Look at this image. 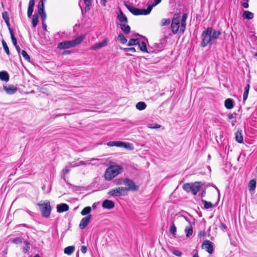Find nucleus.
<instances>
[{"mask_svg":"<svg viewBox=\"0 0 257 257\" xmlns=\"http://www.w3.org/2000/svg\"><path fill=\"white\" fill-rule=\"evenodd\" d=\"M23 243L24 246L23 247V252L24 253H27L29 252L30 248V243L28 240H25Z\"/></svg>","mask_w":257,"mask_h":257,"instance_id":"28","label":"nucleus"},{"mask_svg":"<svg viewBox=\"0 0 257 257\" xmlns=\"http://www.w3.org/2000/svg\"><path fill=\"white\" fill-rule=\"evenodd\" d=\"M109 168L112 170L114 173V175L116 176L121 173L122 169V168L121 166L118 165L111 166Z\"/></svg>","mask_w":257,"mask_h":257,"instance_id":"20","label":"nucleus"},{"mask_svg":"<svg viewBox=\"0 0 257 257\" xmlns=\"http://www.w3.org/2000/svg\"><path fill=\"white\" fill-rule=\"evenodd\" d=\"M148 126L151 128H159L161 127V125L157 123L148 124Z\"/></svg>","mask_w":257,"mask_h":257,"instance_id":"51","label":"nucleus"},{"mask_svg":"<svg viewBox=\"0 0 257 257\" xmlns=\"http://www.w3.org/2000/svg\"><path fill=\"white\" fill-rule=\"evenodd\" d=\"M10 76L9 73L5 71L0 72V79L2 81L8 82L9 80Z\"/></svg>","mask_w":257,"mask_h":257,"instance_id":"22","label":"nucleus"},{"mask_svg":"<svg viewBox=\"0 0 257 257\" xmlns=\"http://www.w3.org/2000/svg\"><path fill=\"white\" fill-rule=\"evenodd\" d=\"M249 0H246V2L242 3V6L244 8L247 9L249 7L248 5Z\"/></svg>","mask_w":257,"mask_h":257,"instance_id":"62","label":"nucleus"},{"mask_svg":"<svg viewBox=\"0 0 257 257\" xmlns=\"http://www.w3.org/2000/svg\"><path fill=\"white\" fill-rule=\"evenodd\" d=\"M11 38L12 39V43L14 46H17V40L16 38L15 37L14 34H11Z\"/></svg>","mask_w":257,"mask_h":257,"instance_id":"50","label":"nucleus"},{"mask_svg":"<svg viewBox=\"0 0 257 257\" xmlns=\"http://www.w3.org/2000/svg\"><path fill=\"white\" fill-rule=\"evenodd\" d=\"M127 189L124 187H119L111 189L107 194L114 197L124 196L126 194Z\"/></svg>","mask_w":257,"mask_h":257,"instance_id":"5","label":"nucleus"},{"mask_svg":"<svg viewBox=\"0 0 257 257\" xmlns=\"http://www.w3.org/2000/svg\"><path fill=\"white\" fill-rule=\"evenodd\" d=\"M8 28L9 31L10 32V35L12 34H14L13 29L11 28L10 23V19L4 21Z\"/></svg>","mask_w":257,"mask_h":257,"instance_id":"47","label":"nucleus"},{"mask_svg":"<svg viewBox=\"0 0 257 257\" xmlns=\"http://www.w3.org/2000/svg\"><path fill=\"white\" fill-rule=\"evenodd\" d=\"M38 206L39 207V210L41 213L42 216L46 218H49L52 210L50 201L46 200L43 202H39L38 203Z\"/></svg>","mask_w":257,"mask_h":257,"instance_id":"3","label":"nucleus"},{"mask_svg":"<svg viewBox=\"0 0 257 257\" xmlns=\"http://www.w3.org/2000/svg\"><path fill=\"white\" fill-rule=\"evenodd\" d=\"M201 248L205 249L209 254L213 253L214 251L213 243L207 239H205L203 241Z\"/></svg>","mask_w":257,"mask_h":257,"instance_id":"6","label":"nucleus"},{"mask_svg":"<svg viewBox=\"0 0 257 257\" xmlns=\"http://www.w3.org/2000/svg\"><path fill=\"white\" fill-rule=\"evenodd\" d=\"M185 232L187 237H189L193 233V228L191 226H187L185 229Z\"/></svg>","mask_w":257,"mask_h":257,"instance_id":"37","label":"nucleus"},{"mask_svg":"<svg viewBox=\"0 0 257 257\" xmlns=\"http://www.w3.org/2000/svg\"><path fill=\"white\" fill-rule=\"evenodd\" d=\"M256 185V179H251L248 183V189L250 192L253 191L255 189Z\"/></svg>","mask_w":257,"mask_h":257,"instance_id":"25","label":"nucleus"},{"mask_svg":"<svg viewBox=\"0 0 257 257\" xmlns=\"http://www.w3.org/2000/svg\"><path fill=\"white\" fill-rule=\"evenodd\" d=\"M85 4V7L84 8L85 12H87L89 11L90 9V7L91 6V4Z\"/></svg>","mask_w":257,"mask_h":257,"instance_id":"59","label":"nucleus"},{"mask_svg":"<svg viewBox=\"0 0 257 257\" xmlns=\"http://www.w3.org/2000/svg\"><path fill=\"white\" fill-rule=\"evenodd\" d=\"M120 28L121 30L125 34H128L131 32V27L125 24H120Z\"/></svg>","mask_w":257,"mask_h":257,"instance_id":"26","label":"nucleus"},{"mask_svg":"<svg viewBox=\"0 0 257 257\" xmlns=\"http://www.w3.org/2000/svg\"><path fill=\"white\" fill-rule=\"evenodd\" d=\"M70 171V169L67 167H65V168L62 170V173L63 175L61 176V178L63 179L66 182V180L65 179V175L68 174Z\"/></svg>","mask_w":257,"mask_h":257,"instance_id":"42","label":"nucleus"},{"mask_svg":"<svg viewBox=\"0 0 257 257\" xmlns=\"http://www.w3.org/2000/svg\"><path fill=\"white\" fill-rule=\"evenodd\" d=\"M116 141H110L107 143V145L109 147L116 146Z\"/></svg>","mask_w":257,"mask_h":257,"instance_id":"63","label":"nucleus"},{"mask_svg":"<svg viewBox=\"0 0 257 257\" xmlns=\"http://www.w3.org/2000/svg\"><path fill=\"white\" fill-rule=\"evenodd\" d=\"M187 14H183V15H182L181 20L180 21L181 25H180V31H179V33L180 34H183L185 30L186 25V21L187 20Z\"/></svg>","mask_w":257,"mask_h":257,"instance_id":"13","label":"nucleus"},{"mask_svg":"<svg viewBox=\"0 0 257 257\" xmlns=\"http://www.w3.org/2000/svg\"><path fill=\"white\" fill-rule=\"evenodd\" d=\"M162 0H154L153 3H152V5H150L151 6H152V8L157 6V5H158L159 4H160L161 3Z\"/></svg>","mask_w":257,"mask_h":257,"instance_id":"60","label":"nucleus"},{"mask_svg":"<svg viewBox=\"0 0 257 257\" xmlns=\"http://www.w3.org/2000/svg\"><path fill=\"white\" fill-rule=\"evenodd\" d=\"M69 209V205L66 203H61L57 205V211L59 213L67 211Z\"/></svg>","mask_w":257,"mask_h":257,"instance_id":"16","label":"nucleus"},{"mask_svg":"<svg viewBox=\"0 0 257 257\" xmlns=\"http://www.w3.org/2000/svg\"><path fill=\"white\" fill-rule=\"evenodd\" d=\"M117 40L122 44H124L127 42V39L121 33H120L118 34Z\"/></svg>","mask_w":257,"mask_h":257,"instance_id":"32","label":"nucleus"},{"mask_svg":"<svg viewBox=\"0 0 257 257\" xmlns=\"http://www.w3.org/2000/svg\"><path fill=\"white\" fill-rule=\"evenodd\" d=\"M121 49L123 50L124 52L131 51L133 52H136V49L134 47L131 48H121Z\"/></svg>","mask_w":257,"mask_h":257,"instance_id":"52","label":"nucleus"},{"mask_svg":"<svg viewBox=\"0 0 257 257\" xmlns=\"http://www.w3.org/2000/svg\"><path fill=\"white\" fill-rule=\"evenodd\" d=\"M138 45L139 47L140 50L143 52H146L148 53L153 52V51L152 50V48H149V49H147V45L145 42H141L140 41Z\"/></svg>","mask_w":257,"mask_h":257,"instance_id":"12","label":"nucleus"},{"mask_svg":"<svg viewBox=\"0 0 257 257\" xmlns=\"http://www.w3.org/2000/svg\"><path fill=\"white\" fill-rule=\"evenodd\" d=\"M165 46V44L162 42L156 43H155L152 48V50L153 52L156 51H160L161 50L163 49Z\"/></svg>","mask_w":257,"mask_h":257,"instance_id":"21","label":"nucleus"},{"mask_svg":"<svg viewBox=\"0 0 257 257\" xmlns=\"http://www.w3.org/2000/svg\"><path fill=\"white\" fill-rule=\"evenodd\" d=\"M221 35L220 31H216L212 27H208L201 34L200 46L204 48L207 45L211 46L214 41L217 40Z\"/></svg>","mask_w":257,"mask_h":257,"instance_id":"1","label":"nucleus"},{"mask_svg":"<svg viewBox=\"0 0 257 257\" xmlns=\"http://www.w3.org/2000/svg\"><path fill=\"white\" fill-rule=\"evenodd\" d=\"M248 93H249L248 91H244V92H243V101H245L247 99V97H248Z\"/></svg>","mask_w":257,"mask_h":257,"instance_id":"58","label":"nucleus"},{"mask_svg":"<svg viewBox=\"0 0 257 257\" xmlns=\"http://www.w3.org/2000/svg\"><path fill=\"white\" fill-rule=\"evenodd\" d=\"M33 10L34 9L33 8H28L27 12V15L28 18H30L32 17L33 12Z\"/></svg>","mask_w":257,"mask_h":257,"instance_id":"55","label":"nucleus"},{"mask_svg":"<svg viewBox=\"0 0 257 257\" xmlns=\"http://www.w3.org/2000/svg\"><path fill=\"white\" fill-rule=\"evenodd\" d=\"M171 252L173 254L178 257H181L182 255V252L181 251L175 248L172 249Z\"/></svg>","mask_w":257,"mask_h":257,"instance_id":"45","label":"nucleus"},{"mask_svg":"<svg viewBox=\"0 0 257 257\" xmlns=\"http://www.w3.org/2000/svg\"><path fill=\"white\" fill-rule=\"evenodd\" d=\"M203 185V183L200 181H196L192 183L191 192L192 194L194 195H196Z\"/></svg>","mask_w":257,"mask_h":257,"instance_id":"9","label":"nucleus"},{"mask_svg":"<svg viewBox=\"0 0 257 257\" xmlns=\"http://www.w3.org/2000/svg\"><path fill=\"white\" fill-rule=\"evenodd\" d=\"M219 227L223 231L226 230L227 228V226L225 224H224L222 222L220 223V225H219Z\"/></svg>","mask_w":257,"mask_h":257,"instance_id":"64","label":"nucleus"},{"mask_svg":"<svg viewBox=\"0 0 257 257\" xmlns=\"http://www.w3.org/2000/svg\"><path fill=\"white\" fill-rule=\"evenodd\" d=\"M147 107L146 103L144 101H140L136 105V107L139 110H143L146 109Z\"/></svg>","mask_w":257,"mask_h":257,"instance_id":"29","label":"nucleus"},{"mask_svg":"<svg viewBox=\"0 0 257 257\" xmlns=\"http://www.w3.org/2000/svg\"><path fill=\"white\" fill-rule=\"evenodd\" d=\"M75 247L74 246H68L64 248V253L70 255L74 251Z\"/></svg>","mask_w":257,"mask_h":257,"instance_id":"30","label":"nucleus"},{"mask_svg":"<svg viewBox=\"0 0 257 257\" xmlns=\"http://www.w3.org/2000/svg\"><path fill=\"white\" fill-rule=\"evenodd\" d=\"M39 15L40 16V17H41V18L42 19V22H45V21H46V17H47V15H46V12L43 13L42 14H39Z\"/></svg>","mask_w":257,"mask_h":257,"instance_id":"57","label":"nucleus"},{"mask_svg":"<svg viewBox=\"0 0 257 257\" xmlns=\"http://www.w3.org/2000/svg\"><path fill=\"white\" fill-rule=\"evenodd\" d=\"M171 21L169 19H163L162 20V26H166L170 24Z\"/></svg>","mask_w":257,"mask_h":257,"instance_id":"54","label":"nucleus"},{"mask_svg":"<svg viewBox=\"0 0 257 257\" xmlns=\"http://www.w3.org/2000/svg\"><path fill=\"white\" fill-rule=\"evenodd\" d=\"M124 185L126 186L127 190H130L133 191H136L139 189V186L136 185L133 180L129 178H125L124 181Z\"/></svg>","mask_w":257,"mask_h":257,"instance_id":"7","label":"nucleus"},{"mask_svg":"<svg viewBox=\"0 0 257 257\" xmlns=\"http://www.w3.org/2000/svg\"><path fill=\"white\" fill-rule=\"evenodd\" d=\"M206 235V232L205 231V230H202V231H200L198 234V237L199 238H202V237H204Z\"/></svg>","mask_w":257,"mask_h":257,"instance_id":"56","label":"nucleus"},{"mask_svg":"<svg viewBox=\"0 0 257 257\" xmlns=\"http://www.w3.org/2000/svg\"><path fill=\"white\" fill-rule=\"evenodd\" d=\"M108 41L107 39H104L101 42H100L98 43H96L94 45H93L92 47L93 50H97L100 49L102 47L106 46L107 45Z\"/></svg>","mask_w":257,"mask_h":257,"instance_id":"17","label":"nucleus"},{"mask_svg":"<svg viewBox=\"0 0 257 257\" xmlns=\"http://www.w3.org/2000/svg\"><path fill=\"white\" fill-rule=\"evenodd\" d=\"M183 189L187 192H190L192 191V183H186L183 186Z\"/></svg>","mask_w":257,"mask_h":257,"instance_id":"35","label":"nucleus"},{"mask_svg":"<svg viewBox=\"0 0 257 257\" xmlns=\"http://www.w3.org/2000/svg\"><path fill=\"white\" fill-rule=\"evenodd\" d=\"M234 101L231 98H227L224 101V106L227 109H231L234 106Z\"/></svg>","mask_w":257,"mask_h":257,"instance_id":"18","label":"nucleus"},{"mask_svg":"<svg viewBox=\"0 0 257 257\" xmlns=\"http://www.w3.org/2000/svg\"><path fill=\"white\" fill-rule=\"evenodd\" d=\"M104 178L106 180L110 181L116 176L114 175V173L112 170L108 167L105 171L104 174Z\"/></svg>","mask_w":257,"mask_h":257,"instance_id":"15","label":"nucleus"},{"mask_svg":"<svg viewBox=\"0 0 257 257\" xmlns=\"http://www.w3.org/2000/svg\"><path fill=\"white\" fill-rule=\"evenodd\" d=\"M91 215H88L82 218L80 221L79 227L81 229H85L90 221Z\"/></svg>","mask_w":257,"mask_h":257,"instance_id":"10","label":"nucleus"},{"mask_svg":"<svg viewBox=\"0 0 257 257\" xmlns=\"http://www.w3.org/2000/svg\"><path fill=\"white\" fill-rule=\"evenodd\" d=\"M170 232L173 235L176 234L177 229L174 222H172V225L170 228Z\"/></svg>","mask_w":257,"mask_h":257,"instance_id":"41","label":"nucleus"},{"mask_svg":"<svg viewBox=\"0 0 257 257\" xmlns=\"http://www.w3.org/2000/svg\"><path fill=\"white\" fill-rule=\"evenodd\" d=\"M8 28L9 31L10 32V35L12 34H14L13 29L11 28L10 23V19L4 21Z\"/></svg>","mask_w":257,"mask_h":257,"instance_id":"48","label":"nucleus"},{"mask_svg":"<svg viewBox=\"0 0 257 257\" xmlns=\"http://www.w3.org/2000/svg\"><path fill=\"white\" fill-rule=\"evenodd\" d=\"M124 6L127 9V10L134 15L139 16L140 9L135 8L132 4H130L128 2H124Z\"/></svg>","mask_w":257,"mask_h":257,"instance_id":"8","label":"nucleus"},{"mask_svg":"<svg viewBox=\"0 0 257 257\" xmlns=\"http://www.w3.org/2000/svg\"><path fill=\"white\" fill-rule=\"evenodd\" d=\"M91 211V208L90 206L84 207L81 212V214L83 216L90 215L89 213Z\"/></svg>","mask_w":257,"mask_h":257,"instance_id":"34","label":"nucleus"},{"mask_svg":"<svg viewBox=\"0 0 257 257\" xmlns=\"http://www.w3.org/2000/svg\"><path fill=\"white\" fill-rule=\"evenodd\" d=\"M115 204L112 200L106 199L102 202V206L103 208L111 209L114 207Z\"/></svg>","mask_w":257,"mask_h":257,"instance_id":"14","label":"nucleus"},{"mask_svg":"<svg viewBox=\"0 0 257 257\" xmlns=\"http://www.w3.org/2000/svg\"><path fill=\"white\" fill-rule=\"evenodd\" d=\"M124 179H123L122 178H116L114 180L113 182L115 185H119L122 184H124Z\"/></svg>","mask_w":257,"mask_h":257,"instance_id":"44","label":"nucleus"},{"mask_svg":"<svg viewBox=\"0 0 257 257\" xmlns=\"http://www.w3.org/2000/svg\"><path fill=\"white\" fill-rule=\"evenodd\" d=\"M117 18L121 23H124L125 24L128 23L127 17L123 13L120 9H119V14L117 15Z\"/></svg>","mask_w":257,"mask_h":257,"instance_id":"19","label":"nucleus"},{"mask_svg":"<svg viewBox=\"0 0 257 257\" xmlns=\"http://www.w3.org/2000/svg\"><path fill=\"white\" fill-rule=\"evenodd\" d=\"M12 241L15 244H18L22 242V239L20 237H17L14 238Z\"/></svg>","mask_w":257,"mask_h":257,"instance_id":"46","label":"nucleus"},{"mask_svg":"<svg viewBox=\"0 0 257 257\" xmlns=\"http://www.w3.org/2000/svg\"><path fill=\"white\" fill-rule=\"evenodd\" d=\"M237 115V113L235 112H234L232 113H228L227 115L228 119H232L233 118H235L236 116ZM236 120L235 119L234 120L232 121V125L233 126L234 125V122H236Z\"/></svg>","mask_w":257,"mask_h":257,"instance_id":"36","label":"nucleus"},{"mask_svg":"<svg viewBox=\"0 0 257 257\" xmlns=\"http://www.w3.org/2000/svg\"><path fill=\"white\" fill-rule=\"evenodd\" d=\"M201 201L203 203V204H204V207L205 209L210 208L213 206L211 202L207 201L206 200H204L203 199H201Z\"/></svg>","mask_w":257,"mask_h":257,"instance_id":"38","label":"nucleus"},{"mask_svg":"<svg viewBox=\"0 0 257 257\" xmlns=\"http://www.w3.org/2000/svg\"><path fill=\"white\" fill-rule=\"evenodd\" d=\"M8 28L9 31L10 32V35L12 34H14L13 29L11 28L10 23V19L4 21Z\"/></svg>","mask_w":257,"mask_h":257,"instance_id":"49","label":"nucleus"},{"mask_svg":"<svg viewBox=\"0 0 257 257\" xmlns=\"http://www.w3.org/2000/svg\"><path fill=\"white\" fill-rule=\"evenodd\" d=\"M20 54L22 55V56L26 60L28 61V62L30 61V57L25 50H22Z\"/></svg>","mask_w":257,"mask_h":257,"instance_id":"40","label":"nucleus"},{"mask_svg":"<svg viewBox=\"0 0 257 257\" xmlns=\"http://www.w3.org/2000/svg\"><path fill=\"white\" fill-rule=\"evenodd\" d=\"M122 148L128 149L130 150H133V146L132 144L128 142H123Z\"/></svg>","mask_w":257,"mask_h":257,"instance_id":"43","label":"nucleus"},{"mask_svg":"<svg viewBox=\"0 0 257 257\" xmlns=\"http://www.w3.org/2000/svg\"><path fill=\"white\" fill-rule=\"evenodd\" d=\"M84 38V36H80L72 41H63L58 44L57 48L60 50H65L74 47L80 44Z\"/></svg>","mask_w":257,"mask_h":257,"instance_id":"2","label":"nucleus"},{"mask_svg":"<svg viewBox=\"0 0 257 257\" xmlns=\"http://www.w3.org/2000/svg\"><path fill=\"white\" fill-rule=\"evenodd\" d=\"M152 10V6L149 5L147 9H140V15H147L149 14Z\"/></svg>","mask_w":257,"mask_h":257,"instance_id":"24","label":"nucleus"},{"mask_svg":"<svg viewBox=\"0 0 257 257\" xmlns=\"http://www.w3.org/2000/svg\"><path fill=\"white\" fill-rule=\"evenodd\" d=\"M140 41V40L139 38L137 39H131L127 44L128 46H136L139 44V42Z\"/></svg>","mask_w":257,"mask_h":257,"instance_id":"31","label":"nucleus"},{"mask_svg":"<svg viewBox=\"0 0 257 257\" xmlns=\"http://www.w3.org/2000/svg\"><path fill=\"white\" fill-rule=\"evenodd\" d=\"M2 17L4 21L9 20L10 19L8 13L6 11H5L2 13Z\"/></svg>","mask_w":257,"mask_h":257,"instance_id":"53","label":"nucleus"},{"mask_svg":"<svg viewBox=\"0 0 257 257\" xmlns=\"http://www.w3.org/2000/svg\"><path fill=\"white\" fill-rule=\"evenodd\" d=\"M253 14L248 11H244L242 13V17L246 20H251L253 18Z\"/></svg>","mask_w":257,"mask_h":257,"instance_id":"23","label":"nucleus"},{"mask_svg":"<svg viewBox=\"0 0 257 257\" xmlns=\"http://www.w3.org/2000/svg\"><path fill=\"white\" fill-rule=\"evenodd\" d=\"M34 5H35V0H30L28 8L34 9Z\"/></svg>","mask_w":257,"mask_h":257,"instance_id":"61","label":"nucleus"},{"mask_svg":"<svg viewBox=\"0 0 257 257\" xmlns=\"http://www.w3.org/2000/svg\"><path fill=\"white\" fill-rule=\"evenodd\" d=\"M235 140L239 143L243 142V136L242 135L241 131H237L235 133Z\"/></svg>","mask_w":257,"mask_h":257,"instance_id":"27","label":"nucleus"},{"mask_svg":"<svg viewBox=\"0 0 257 257\" xmlns=\"http://www.w3.org/2000/svg\"><path fill=\"white\" fill-rule=\"evenodd\" d=\"M180 16L178 14L175 15L173 18L171 25V29L174 34H176L180 31Z\"/></svg>","mask_w":257,"mask_h":257,"instance_id":"4","label":"nucleus"},{"mask_svg":"<svg viewBox=\"0 0 257 257\" xmlns=\"http://www.w3.org/2000/svg\"><path fill=\"white\" fill-rule=\"evenodd\" d=\"M3 89L9 95L15 94L17 91V87L14 85H4Z\"/></svg>","mask_w":257,"mask_h":257,"instance_id":"11","label":"nucleus"},{"mask_svg":"<svg viewBox=\"0 0 257 257\" xmlns=\"http://www.w3.org/2000/svg\"><path fill=\"white\" fill-rule=\"evenodd\" d=\"M2 45H3L4 49L5 50L6 53L8 55H10V52L9 48L7 45V43L5 42V41L4 40H2Z\"/></svg>","mask_w":257,"mask_h":257,"instance_id":"39","label":"nucleus"},{"mask_svg":"<svg viewBox=\"0 0 257 257\" xmlns=\"http://www.w3.org/2000/svg\"><path fill=\"white\" fill-rule=\"evenodd\" d=\"M39 22V16L38 14H35L32 17V26L34 28H35Z\"/></svg>","mask_w":257,"mask_h":257,"instance_id":"33","label":"nucleus"}]
</instances>
